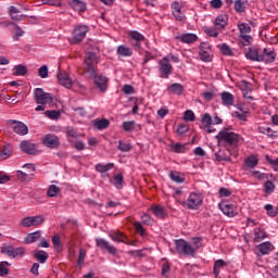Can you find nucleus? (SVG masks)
<instances>
[{
	"label": "nucleus",
	"instance_id": "obj_55",
	"mask_svg": "<svg viewBox=\"0 0 278 278\" xmlns=\"http://www.w3.org/2000/svg\"><path fill=\"white\" fill-rule=\"evenodd\" d=\"M264 188H265L266 194H273V192H275V184H273V181L270 180H267L264 184Z\"/></svg>",
	"mask_w": 278,
	"mask_h": 278
},
{
	"label": "nucleus",
	"instance_id": "obj_14",
	"mask_svg": "<svg viewBox=\"0 0 278 278\" xmlns=\"http://www.w3.org/2000/svg\"><path fill=\"white\" fill-rule=\"evenodd\" d=\"M262 53L263 50L260 48H250L245 56L248 60H251L252 62H262V60H264Z\"/></svg>",
	"mask_w": 278,
	"mask_h": 278
},
{
	"label": "nucleus",
	"instance_id": "obj_29",
	"mask_svg": "<svg viewBox=\"0 0 278 278\" xmlns=\"http://www.w3.org/2000/svg\"><path fill=\"white\" fill-rule=\"evenodd\" d=\"M35 258L37 260V262H39V264H45V262H47V260H49V253H47L43 250H36Z\"/></svg>",
	"mask_w": 278,
	"mask_h": 278
},
{
	"label": "nucleus",
	"instance_id": "obj_4",
	"mask_svg": "<svg viewBox=\"0 0 278 278\" xmlns=\"http://www.w3.org/2000/svg\"><path fill=\"white\" fill-rule=\"evenodd\" d=\"M238 29L240 31V42L243 45V47H249L253 45V37L249 34H251V25L247 23L238 24Z\"/></svg>",
	"mask_w": 278,
	"mask_h": 278
},
{
	"label": "nucleus",
	"instance_id": "obj_49",
	"mask_svg": "<svg viewBox=\"0 0 278 278\" xmlns=\"http://www.w3.org/2000/svg\"><path fill=\"white\" fill-rule=\"evenodd\" d=\"M52 243L55 251H58L59 253H62V240H60V237L58 236L52 237Z\"/></svg>",
	"mask_w": 278,
	"mask_h": 278
},
{
	"label": "nucleus",
	"instance_id": "obj_5",
	"mask_svg": "<svg viewBox=\"0 0 278 278\" xmlns=\"http://www.w3.org/2000/svg\"><path fill=\"white\" fill-rule=\"evenodd\" d=\"M182 207L187 210H199L203 205V194L201 193H190L187 201L181 202Z\"/></svg>",
	"mask_w": 278,
	"mask_h": 278
},
{
	"label": "nucleus",
	"instance_id": "obj_18",
	"mask_svg": "<svg viewBox=\"0 0 278 278\" xmlns=\"http://www.w3.org/2000/svg\"><path fill=\"white\" fill-rule=\"evenodd\" d=\"M20 147L22 151H24V153H27L28 155H36V153H38L36 144L31 143V141L24 140L20 143Z\"/></svg>",
	"mask_w": 278,
	"mask_h": 278
},
{
	"label": "nucleus",
	"instance_id": "obj_36",
	"mask_svg": "<svg viewBox=\"0 0 278 278\" xmlns=\"http://www.w3.org/2000/svg\"><path fill=\"white\" fill-rule=\"evenodd\" d=\"M112 168H114V163H109V164H97L96 165V170L97 173H108V170H112Z\"/></svg>",
	"mask_w": 278,
	"mask_h": 278
},
{
	"label": "nucleus",
	"instance_id": "obj_48",
	"mask_svg": "<svg viewBox=\"0 0 278 278\" xmlns=\"http://www.w3.org/2000/svg\"><path fill=\"white\" fill-rule=\"evenodd\" d=\"M113 186H115V188H117L118 190L123 188V174H117L114 176Z\"/></svg>",
	"mask_w": 278,
	"mask_h": 278
},
{
	"label": "nucleus",
	"instance_id": "obj_58",
	"mask_svg": "<svg viewBox=\"0 0 278 278\" xmlns=\"http://www.w3.org/2000/svg\"><path fill=\"white\" fill-rule=\"evenodd\" d=\"M187 131H190V127L186 124H179L177 128L178 136H184V134H187Z\"/></svg>",
	"mask_w": 278,
	"mask_h": 278
},
{
	"label": "nucleus",
	"instance_id": "obj_9",
	"mask_svg": "<svg viewBox=\"0 0 278 278\" xmlns=\"http://www.w3.org/2000/svg\"><path fill=\"white\" fill-rule=\"evenodd\" d=\"M199 49V55L202 62H212L214 58L212 54V46H210L207 42H202Z\"/></svg>",
	"mask_w": 278,
	"mask_h": 278
},
{
	"label": "nucleus",
	"instance_id": "obj_13",
	"mask_svg": "<svg viewBox=\"0 0 278 278\" xmlns=\"http://www.w3.org/2000/svg\"><path fill=\"white\" fill-rule=\"evenodd\" d=\"M96 244L99 249L108 251L111 255H116V253H118V250L114 245L110 244V242L105 241V239H96Z\"/></svg>",
	"mask_w": 278,
	"mask_h": 278
},
{
	"label": "nucleus",
	"instance_id": "obj_51",
	"mask_svg": "<svg viewBox=\"0 0 278 278\" xmlns=\"http://www.w3.org/2000/svg\"><path fill=\"white\" fill-rule=\"evenodd\" d=\"M38 75L41 79H47V77H49V67L47 65L39 67Z\"/></svg>",
	"mask_w": 278,
	"mask_h": 278
},
{
	"label": "nucleus",
	"instance_id": "obj_24",
	"mask_svg": "<svg viewBox=\"0 0 278 278\" xmlns=\"http://www.w3.org/2000/svg\"><path fill=\"white\" fill-rule=\"evenodd\" d=\"M117 55L121 58H131L134 55V50L127 46H118L117 47Z\"/></svg>",
	"mask_w": 278,
	"mask_h": 278
},
{
	"label": "nucleus",
	"instance_id": "obj_60",
	"mask_svg": "<svg viewBox=\"0 0 278 278\" xmlns=\"http://www.w3.org/2000/svg\"><path fill=\"white\" fill-rule=\"evenodd\" d=\"M135 229L139 233V236H147V230L142 227L140 222L135 223Z\"/></svg>",
	"mask_w": 278,
	"mask_h": 278
},
{
	"label": "nucleus",
	"instance_id": "obj_44",
	"mask_svg": "<svg viewBox=\"0 0 278 278\" xmlns=\"http://www.w3.org/2000/svg\"><path fill=\"white\" fill-rule=\"evenodd\" d=\"M86 261V250L81 249L79 251V256H78V261H77V268L81 269L84 268V262Z\"/></svg>",
	"mask_w": 278,
	"mask_h": 278
},
{
	"label": "nucleus",
	"instance_id": "obj_12",
	"mask_svg": "<svg viewBox=\"0 0 278 278\" xmlns=\"http://www.w3.org/2000/svg\"><path fill=\"white\" fill-rule=\"evenodd\" d=\"M41 142L48 149H58L60 147V139L53 134H47L41 138Z\"/></svg>",
	"mask_w": 278,
	"mask_h": 278
},
{
	"label": "nucleus",
	"instance_id": "obj_22",
	"mask_svg": "<svg viewBox=\"0 0 278 278\" xmlns=\"http://www.w3.org/2000/svg\"><path fill=\"white\" fill-rule=\"evenodd\" d=\"M216 162H231V152L229 149L219 150L215 153Z\"/></svg>",
	"mask_w": 278,
	"mask_h": 278
},
{
	"label": "nucleus",
	"instance_id": "obj_54",
	"mask_svg": "<svg viewBox=\"0 0 278 278\" xmlns=\"http://www.w3.org/2000/svg\"><path fill=\"white\" fill-rule=\"evenodd\" d=\"M219 49L224 55H233V50L227 43L219 46Z\"/></svg>",
	"mask_w": 278,
	"mask_h": 278
},
{
	"label": "nucleus",
	"instance_id": "obj_38",
	"mask_svg": "<svg viewBox=\"0 0 278 278\" xmlns=\"http://www.w3.org/2000/svg\"><path fill=\"white\" fill-rule=\"evenodd\" d=\"M244 164L247 168H255L258 164L257 157L255 155H251L245 159Z\"/></svg>",
	"mask_w": 278,
	"mask_h": 278
},
{
	"label": "nucleus",
	"instance_id": "obj_6",
	"mask_svg": "<svg viewBox=\"0 0 278 278\" xmlns=\"http://www.w3.org/2000/svg\"><path fill=\"white\" fill-rule=\"evenodd\" d=\"M128 36L130 38L131 47L135 49V51L141 53L140 50L142 49V42H147V38H144V35L140 34L137 30H131Z\"/></svg>",
	"mask_w": 278,
	"mask_h": 278
},
{
	"label": "nucleus",
	"instance_id": "obj_33",
	"mask_svg": "<svg viewBox=\"0 0 278 278\" xmlns=\"http://www.w3.org/2000/svg\"><path fill=\"white\" fill-rule=\"evenodd\" d=\"M9 14H10L12 21H23V18H24V15L16 16V14H21V10L14 5L10 7Z\"/></svg>",
	"mask_w": 278,
	"mask_h": 278
},
{
	"label": "nucleus",
	"instance_id": "obj_10",
	"mask_svg": "<svg viewBox=\"0 0 278 278\" xmlns=\"http://www.w3.org/2000/svg\"><path fill=\"white\" fill-rule=\"evenodd\" d=\"M86 34H88V26L86 25L76 26L73 31L74 37H73L72 43L74 42V45H79V42H81V40L86 38Z\"/></svg>",
	"mask_w": 278,
	"mask_h": 278
},
{
	"label": "nucleus",
	"instance_id": "obj_25",
	"mask_svg": "<svg viewBox=\"0 0 278 278\" xmlns=\"http://www.w3.org/2000/svg\"><path fill=\"white\" fill-rule=\"evenodd\" d=\"M167 92H170V94L178 96L184 94V85L175 83L167 88Z\"/></svg>",
	"mask_w": 278,
	"mask_h": 278
},
{
	"label": "nucleus",
	"instance_id": "obj_43",
	"mask_svg": "<svg viewBox=\"0 0 278 278\" xmlns=\"http://www.w3.org/2000/svg\"><path fill=\"white\" fill-rule=\"evenodd\" d=\"M260 134H265V136H268V138H277V135H275V131L270 127H258Z\"/></svg>",
	"mask_w": 278,
	"mask_h": 278
},
{
	"label": "nucleus",
	"instance_id": "obj_34",
	"mask_svg": "<svg viewBox=\"0 0 278 278\" xmlns=\"http://www.w3.org/2000/svg\"><path fill=\"white\" fill-rule=\"evenodd\" d=\"M226 266H227V262H225L224 260L215 261L214 268H213V273L215 277H218V275H220V269L225 268Z\"/></svg>",
	"mask_w": 278,
	"mask_h": 278
},
{
	"label": "nucleus",
	"instance_id": "obj_19",
	"mask_svg": "<svg viewBox=\"0 0 278 278\" xmlns=\"http://www.w3.org/2000/svg\"><path fill=\"white\" fill-rule=\"evenodd\" d=\"M11 123L15 125L13 130L15 134H17V136H27L29 132V128H27V125L23 124V122L11 121Z\"/></svg>",
	"mask_w": 278,
	"mask_h": 278
},
{
	"label": "nucleus",
	"instance_id": "obj_59",
	"mask_svg": "<svg viewBox=\"0 0 278 278\" xmlns=\"http://www.w3.org/2000/svg\"><path fill=\"white\" fill-rule=\"evenodd\" d=\"M194 118H195L194 112H192L190 110L185 112V114H184V119L185 121H187L189 123H194Z\"/></svg>",
	"mask_w": 278,
	"mask_h": 278
},
{
	"label": "nucleus",
	"instance_id": "obj_39",
	"mask_svg": "<svg viewBox=\"0 0 278 278\" xmlns=\"http://www.w3.org/2000/svg\"><path fill=\"white\" fill-rule=\"evenodd\" d=\"M42 223H45V217L42 215L30 216V227H40Z\"/></svg>",
	"mask_w": 278,
	"mask_h": 278
},
{
	"label": "nucleus",
	"instance_id": "obj_32",
	"mask_svg": "<svg viewBox=\"0 0 278 278\" xmlns=\"http://www.w3.org/2000/svg\"><path fill=\"white\" fill-rule=\"evenodd\" d=\"M40 236H41L40 230L29 233L25 238V244H34V242H37V240H40Z\"/></svg>",
	"mask_w": 278,
	"mask_h": 278
},
{
	"label": "nucleus",
	"instance_id": "obj_15",
	"mask_svg": "<svg viewBox=\"0 0 278 278\" xmlns=\"http://www.w3.org/2000/svg\"><path fill=\"white\" fill-rule=\"evenodd\" d=\"M175 40H179L180 42H184V45H194V42L199 40V36L192 33H187L184 35L176 36Z\"/></svg>",
	"mask_w": 278,
	"mask_h": 278
},
{
	"label": "nucleus",
	"instance_id": "obj_45",
	"mask_svg": "<svg viewBox=\"0 0 278 278\" xmlns=\"http://www.w3.org/2000/svg\"><path fill=\"white\" fill-rule=\"evenodd\" d=\"M132 148H134V147L131 146V143L124 142L123 140H121V141L118 142V147H117L118 151H123L124 153H128V151H129L130 149H132Z\"/></svg>",
	"mask_w": 278,
	"mask_h": 278
},
{
	"label": "nucleus",
	"instance_id": "obj_63",
	"mask_svg": "<svg viewBox=\"0 0 278 278\" xmlns=\"http://www.w3.org/2000/svg\"><path fill=\"white\" fill-rule=\"evenodd\" d=\"M134 125H136V122H124L123 128L125 131H134Z\"/></svg>",
	"mask_w": 278,
	"mask_h": 278
},
{
	"label": "nucleus",
	"instance_id": "obj_11",
	"mask_svg": "<svg viewBox=\"0 0 278 278\" xmlns=\"http://www.w3.org/2000/svg\"><path fill=\"white\" fill-rule=\"evenodd\" d=\"M90 77H92L93 83L100 92H105V90H108V77L103 76L102 74H97V72L94 75H90Z\"/></svg>",
	"mask_w": 278,
	"mask_h": 278
},
{
	"label": "nucleus",
	"instance_id": "obj_56",
	"mask_svg": "<svg viewBox=\"0 0 278 278\" xmlns=\"http://www.w3.org/2000/svg\"><path fill=\"white\" fill-rule=\"evenodd\" d=\"M62 0H41L42 5H53L55 8H60L62 5Z\"/></svg>",
	"mask_w": 278,
	"mask_h": 278
},
{
	"label": "nucleus",
	"instance_id": "obj_30",
	"mask_svg": "<svg viewBox=\"0 0 278 278\" xmlns=\"http://www.w3.org/2000/svg\"><path fill=\"white\" fill-rule=\"evenodd\" d=\"M152 214H154L156 218H166V210L160 205L152 206Z\"/></svg>",
	"mask_w": 278,
	"mask_h": 278
},
{
	"label": "nucleus",
	"instance_id": "obj_62",
	"mask_svg": "<svg viewBox=\"0 0 278 278\" xmlns=\"http://www.w3.org/2000/svg\"><path fill=\"white\" fill-rule=\"evenodd\" d=\"M45 115L48 116V118H51L52 121H55L60 116V112H58V111H46Z\"/></svg>",
	"mask_w": 278,
	"mask_h": 278
},
{
	"label": "nucleus",
	"instance_id": "obj_21",
	"mask_svg": "<svg viewBox=\"0 0 278 278\" xmlns=\"http://www.w3.org/2000/svg\"><path fill=\"white\" fill-rule=\"evenodd\" d=\"M220 210L223 214L229 216V218H233V216H238V210L233 204H220Z\"/></svg>",
	"mask_w": 278,
	"mask_h": 278
},
{
	"label": "nucleus",
	"instance_id": "obj_1",
	"mask_svg": "<svg viewBox=\"0 0 278 278\" xmlns=\"http://www.w3.org/2000/svg\"><path fill=\"white\" fill-rule=\"evenodd\" d=\"M216 140L219 147H226V149H236L240 142V135L229 131L227 128H224L216 135Z\"/></svg>",
	"mask_w": 278,
	"mask_h": 278
},
{
	"label": "nucleus",
	"instance_id": "obj_3",
	"mask_svg": "<svg viewBox=\"0 0 278 278\" xmlns=\"http://www.w3.org/2000/svg\"><path fill=\"white\" fill-rule=\"evenodd\" d=\"M174 244L176 247V251L181 255H188L190 257H194L195 249L188 241L184 239H176L174 241Z\"/></svg>",
	"mask_w": 278,
	"mask_h": 278
},
{
	"label": "nucleus",
	"instance_id": "obj_28",
	"mask_svg": "<svg viewBox=\"0 0 278 278\" xmlns=\"http://www.w3.org/2000/svg\"><path fill=\"white\" fill-rule=\"evenodd\" d=\"M12 71V75H15L16 77H25V75H27V66L23 64L15 65Z\"/></svg>",
	"mask_w": 278,
	"mask_h": 278
},
{
	"label": "nucleus",
	"instance_id": "obj_16",
	"mask_svg": "<svg viewBox=\"0 0 278 278\" xmlns=\"http://www.w3.org/2000/svg\"><path fill=\"white\" fill-rule=\"evenodd\" d=\"M227 23H229V16L227 14L218 15L214 21V27L219 31H223L227 27Z\"/></svg>",
	"mask_w": 278,
	"mask_h": 278
},
{
	"label": "nucleus",
	"instance_id": "obj_2",
	"mask_svg": "<svg viewBox=\"0 0 278 278\" xmlns=\"http://www.w3.org/2000/svg\"><path fill=\"white\" fill-rule=\"evenodd\" d=\"M99 48L96 47L92 49V51H87L84 59V68L85 72L88 73V75H94L97 73V66L99 64Z\"/></svg>",
	"mask_w": 278,
	"mask_h": 278
},
{
	"label": "nucleus",
	"instance_id": "obj_40",
	"mask_svg": "<svg viewBox=\"0 0 278 278\" xmlns=\"http://www.w3.org/2000/svg\"><path fill=\"white\" fill-rule=\"evenodd\" d=\"M219 31L220 30L216 28V26L204 28V34H206V36H210L211 38H218Z\"/></svg>",
	"mask_w": 278,
	"mask_h": 278
},
{
	"label": "nucleus",
	"instance_id": "obj_42",
	"mask_svg": "<svg viewBox=\"0 0 278 278\" xmlns=\"http://www.w3.org/2000/svg\"><path fill=\"white\" fill-rule=\"evenodd\" d=\"M73 118H84L86 116V110L81 106L74 109L72 113Z\"/></svg>",
	"mask_w": 278,
	"mask_h": 278
},
{
	"label": "nucleus",
	"instance_id": "obj_64",
	"mask_svg": "<svg viewBox=\"0 0 278 278\" xmlns=\"http://www.w3.org/2000/svg\"><path fill=\"white\" fill-rule=\"evenodd\" d=\"M21 227H31V218L30 216L28 217H24L21 222H20Z\"/></svg>",
	"mask_w": 278,
	"mask_h": 278
},
{
	"label": "nucleus",
	"instance_id": "obj_52",
	"mask_svg": "<svg viewBox=\"0 0 278 278\" xmlns=\"http://www.w3.org/2000/svg\"><path fill=\"white\" fill-rule=\"evenodd\" d=\"M202 123L205 127H210V125H214V119H212L210 113H205L202 117Z\"/></svg>",
	"mask_w": 278,
	"mask_h": 278
},
{
	"label": "nucleus",
	"instance_id": "obj_35",
	"mask_svg": "<svg viewBox=\"0 0 278 278\" xmlns=\"http://www.w3.org/2000/svg\"><path fill=\"white\" fill-rule=\"evenodd\" d=\"M265 238H268V233L262 230V228L254 229V242H262Z\"/></svg>",
	"mask_w": 278,
	"mask_h": 278
},
{
	"label": "nucleus",
	"instance_id": "obj_26",
	"mask_svg": "<svg viewBox=\"0 0 278 278\" xmlns=\"http://www.w3.org/2000/svg\"><path fill=\"white\" fill-rule=\"evenodd\" d=\"M247 5H249L248 0H236L235 1V11L239 14H242V12H247Z\"/></svg>",
	"mask_w": 278,
	"mask_h": 278
},
{
	"label": "nucleus",
	"instance_id": "obj_61",
	"mask_svg": "<svg viewBox=\"0 0 278 278\" xmlns=\"http://www.w3.org/2000/svg\"><path fill=\"white\" fill-rule=\"evenodd\" d=\"M1 252L9 257H14V248L12 245L2 248Z\"/></svg>",
	"mask_w": 278,
	"mask_h": 278
},
{
	"label": "nucleus",
	"instance_id": "obj_37",
	"mask_svg": "<svg viewBox=\"0 0 278 278\" xmlns=\"http://www.w3.org/2000/svg\"><path fill=\"white\" fill-rule=\"evenodd\" d=\"M110 238L113 240V242H125V238L127 237L121 231H115L110 233Z\"/></svg>",
	"mask_w": 278,
	"mask_h": 278
},
{
	"label": "nucleus",
	"instance_id": "obj_27",
	"mask_svg": "<svg viewBox=\"0 0 278 278\" xmlns=\"http://www.w3.org/2000/svg\"><path fill=\"white\" fill-rule=\"evenodd\" d=\"M72 8L73 10H75V12L81 13V12H86L88 7L86 5V2L81 0H73Z\"/></svg>",
	"mask_w": 278,
	"mask_h": 278
},
{
	"label": "nucleus",
	"instance_id": "obj_8",
	"mask_svg": "<svg viewBox=\"0 0 278 278\" xmlns=\"http://www.w3.org/2000/svg\"><path fill=\"white\" fill-rule=\"evenodd\" d=\"M35 103H53V96L49 92H45L42 88H36L34 90Z\"/></svg>",
	"mask_w": 278,
	"mask_h": 278
},
{
	"label": "nucleus",
	"instance_id": "obj_53",
	"mask_svg": "<svg viewBox=\"0 0 278 278\" xmlns=\"http://www.w3.org/2000/svg\"><path fill=\"white\" fill-rule=\"evenodd\" d=\"M172 151H174V153H185L186 144L175 143L172 146Z\"/></svg>",
	"mask_w": 278,
	"mask_h": 278
},
{
	"label": "nucleus",
	"instance_id": "obj_7",
	"mask_svg": "<svg viewBox=\"0 0 278 278\" xmlns=\"http://www.w3.org/2000/svg\"><path fill=\"white\" fill-rule=\"evenodd\" d=\"M159 71L161 73L162 79H168V77L173 73V65L170 64V60H168V56H164L162 60L159 61Z\"/></svg>",
	"mask_w": 278,
	"mask_h": 278
},
{
	"label": "nucleus",
	"instance_id": "obj_57",
	"mask_svg": "<svg viewBox=\"0 0 278 278\" xmlns=\"http://www.w3.org/2000/svg\"><path fill=\"white\" fill-rule=\"evenodd\" d=\"M266 162L273 166L276 173H278V157L274 160L269 155H266Z\"/></svg>",
	"mask_w": 278,
	"mask_h": 278
},
{
	"label": "nucleus",
	"instance_id": "obj_50",
	"mask_svg": "<svg viewBox=\"0 0 278 278\" xmlns=\"http://www.w3.org/2000/svg\"><path fill=\"white\" fill-rule=\"evenodd\" d=\"M265 210L268 216H270L271 218H275V216H278V208L275 210V206H273L271 204H266Z\"/></svg>",
	"mask_w": 278,
	"mask_h": 278
},
{
	"label": "nucleus",
	"instance_id": "obj_20",
	"mask_svg": "<svg viewBox=\"0 0 278 278\" xmlns=\"http://www.w3.org/2000/svg\"><path fill=\"white\" fill-rule=\"evenodd\" d=\"M58 79L60 86H63V88L71 89V75L63 71L58 74Z\"/></svg>",
	"mask_w": 278,
	"mask_h": 278
},
{
	"label": "nucleus",
	"instance_id": "obj_47",
	"mask_svg": "<svg viewBox=\"0 0 278 278\" xmlns=\"http://www.w3.org/2000/svg\"><path fill=\"white\" fill-rule=\"evenodd\" d=\"M48 197H58L60 194V187L50 185L47 191Z\"/></svg>",
	"mask_w": 278,
	"mask_h": 278
},
{
	"label": "nucleus",
	"instance_id": "obj_17",
	"mask_svg": "<svg viewBox=\"0 0 278 278\" xmlns=\"http://www.w3.org/2000/svg\"><path fill=\"white\" fill-rule=\"evenodd\" d=\"M262 62H264L265 64H273V62H275L277 58V52H275V50H268L267 48H264L262 52Z\"/></svg>",
	"mask_w": 278,
	"mask_h": 278
},
{
	"label": "nucleus",
	"instance_id": "obj_31",
	"mask_svg": "<svg viewBox=\"0 0 278 278\" xmlns=\"http://www.w3.org/2000/svg\"><path fill=\"white\" fill-rule=\"evenodd\" d=\"M257 249L260 251V253H262V255H268V253H270V251H273V243L270 242H264L257 245Z\"/></svg>",
	"mask_w": 278,
	"mask_h": 278
},
{
	"label": "nucleus",
	"instance_id": "obj_41",
	"mask_svg": "<svg viewBox=\"0 0 278 278\" xmlns=\"http://www.w3.org/2000/svg\"><path fill=\"white\" fill-rule=\"evenodd\" d=\"M169 177L172 181H175L176 184H184V181H186V178L181 177L179 172H170Z\"/></svg>",
	"mask_w": 278,
	"mask_h": 278
},
{
	"label": "nucleus",
	"instance_id": "obj_23",
	"mask_svg": "<svg viewBox=\"0 0 278 278\" xmlns=\"http://www.w3.org/2000/svg\"><path fill=\"white\" fill-rule=\"evenodd\" d=\"M220 99H222V103L223 105H226L227 108L233 105V94H231L229 91H224L220 93Z\"/></svg>",
	"mask_w": 278,
	"mask_h": 278
},
{
	"label": "nucleus",
	"instance_id": "obj_46",
	"mask_svg": "<svg viewBox=\"0 0 278 278\" xmlns=\"http://www.w3.org/2000/svg\"><path fill=\"white\" fill-rule=\"evenodd\" d=\"M94 127H97V129H108V127H110V121L108 119L96 121Z\"/></svg>",
	"mask_w": 278,
	"mask_h": 278
}]
</instances>
